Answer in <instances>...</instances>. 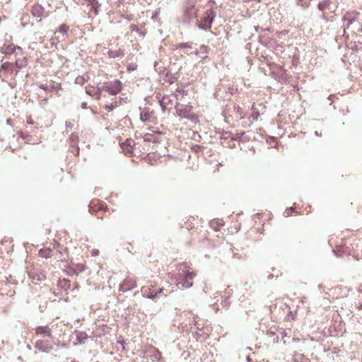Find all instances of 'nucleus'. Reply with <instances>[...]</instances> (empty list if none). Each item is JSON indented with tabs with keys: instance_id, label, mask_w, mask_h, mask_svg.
Masks as SVG:
<instances>
[{
	"instance_id": "obj_1",
	"label": "nucleus",
	"mask_w": 362,
	"mask_h": 362,
	"mask_svg": "<svg viewBox=\"0 0 362 362\" xmlns=\"http://www.w3.org/2000/svg\"><path fill=\"white\" fill-rule=\"evenodd\" d=\"M216 16V12L214 10H207L202 18V22L198 25V28L204 30H209Z\"/></svg>"
},
{
	"instance_id": "obj_2",
	"label": "nucleus",
	"mask_w": 362,
	"mask_h": 362,
	"mask_svg": "<svg viewBox=\"0 0 362 362\" xmlns=\"http://www.w3.org/2000/svg\"><path fill=\"white\" fill-rule=\"evenodd\" d=\"M122 88V83L119 80L111 81L109 83L104 85V91L107 92L112 95H115L119 93Z\"/></svg>"
},
{
	"instance_id": "obj_3",
	"label": "nucleus",
	"mask_w": 362,
	"mask_h": 362,
	"mask_svg": "<svg viewBox=\"0 0 362 362\" xmlns=\"http://www.w3.org/2000/svg\"><path fill=\"white\" fill-rule=\"evenodd\" d=\"M178 105V104L176 105L177 113L178 115L185 119H192L194 117L192 107L191 105H182L181 108H179L177 107Z\"/></svg>"
},
{
	"instance_id": "obj_4",
	"label": "nucleus",
	"mask_w": 362,
	"mask_h": 362,
	"mask_svg": "<svg viewBox=\"0 0 362 362\" xmlns=\"http://www.w3.org/2000/svg\"><path fill=\"white\" fill-rule=\"evenodd\" d=\"M50 341L48 339L45 340H37L35 342V347L40 351L48 354L52 350V346H49Z\"/></svg>"
},
{
	"instance_id": "obj_5",
	"label": "nucleus",
	"mask_w": 362,
	"mask_h": 362,
	"mask_svg": "<svg viewBox=\"0 0 362 362\" xmlns=\"http://www.w3.org/2000/svg\"><path fill=\"white\" fill-rule=\"evenodd\" d=\"M35 333L42 338L52 339V330L48 326H38L35 328Z\"/></svg>"
},
{
	"instance_id": "obj_6",
	"label": "nucleus",
	"mask_w": 362,
	"mask_h": 362,
	"mask_svg": "<svg viewBox=\"0 0 362 362\" xmlns=\"http://www.w3.org/2000/svg\"><path fill=\"white\" fill-rule=\"evenodd\" d=\"M136 287V282L130 278H127L124 280L122 284L120 285L119 291H123V292H127V291L132 290L133 288H134Z\"/></svg>"
},
{
	"instance_id": "obj_7",
	"label": "nucleus",
	"mask_w": 362,
	"mask_h": 362,
	"mask_svg": "<svg viewBox=\"0 0 362 362\" xmlns=\"http://www.w3.org/2000/svg\"><path fill=\"white\" fill-rule=\"evenodd\" d=\"M31 13L33 16L41 19L44 16L45 9L40 4H35L32 7Z\"/></svg>"
},
{
	"instance_id": "obj_8",
	"label": "nucleus",
	"mask_w": 362,
	"mask_h": 362,
	"mask_svg": "<svg viewBox=\"0 0 362 362\" xmlns=\"http://www.w3.org/2000/svg\"><path fill=\"white\" fill-rule=\"evenodd\" d=\"M209 48L207 46L201 45L195 52L194 54L200 59H205L208 57Z\"/></svg>"
},
{
	"instance_id": "obj_9",
	"label": "nucleus",
	"mask_w": 362,
	"mask_h": 362,
	"mask_svg": "<svg viewBox=\"0 0 362 362\" xmlns=\"http://www.w3.org/2000/svg\"><path fill=\"white\" fill-rule=\"evenodd\" d=\"M75 335L79 344H84L88 339V334L85 332L76 330L75 331Z\"/></svg>"
},
{
	"instance_id": "obj_10",
	"label": "nucleus",
	"mask_w": 362,
	"mask_h": 362,
	"mask_svg": "<svg viewBox=\"0 0 362 362\" xmlns=\"http://www.w3.org/2000/svg\"><path fill=\"white\" fill-rule=\"evenodd\" d=\"M88 6H91V10H93L95 15H98L99 13V8L100 7V4L98 3V0H85Z\"/></svg>"
},
{
	"instance_id": "obj_11",
	"label": "nucleus",
	"mask_w": 362,
	"mask_h": 362,
	"mask_svg": "<svg viewBox=\"0 0 362 362\" xmlns=\"http://www.w3.org/2000/svg\"><path fill=\"white\" fill-rule=\"evenodd\" d=\"M331 4V0H322L320 1L319 4H317V8L322 12H324L325 10L330 8Z\"/></svg>"
},
{
	"instance_id": "obj_12",
	"label": "nucleus",
	"mask_w": 362,
	"mask_h": 362,
	"mask_svg": "<svg viewBox=\"0 0 362 362\" xmlns=\"http://www.w3.org/2000/svg\"><path fill=\"white\" fill-rule=\"evenodd\" d=\"M39 87L44 90L51 93V92H53L54 90L61 89V84L57 83L55 86H48L45 84H40L39 86Z\"/></svg>"
},
{
	"instance_id": "obj_13",
	"label": "nucleus",
	"mask_w": 362,
	"mask_h": 362,
	"mask_svg": "<svg viewBox=\"0 0 362 362\" xmlns=\"http://www.w3.org/2000/svg\"><path fill=\"white\" fill-rule=\"evenodd\" d=\"M156 98L158 100L159 104L162 108L163 111H165L167 108L168 103L165 102L167 98L165 96H162L160 93L156 95Z\"/></svg>"
},
{
	"instance_id": "obj_14",
	"label": "nucleus",
	"mask_w": 362,
	"mask_h": 362,
	"mask_svg": "<svg viewBox=\"0 0 362 362\" xmlns=\"http://www.w3.org/2000/svg\"><path fill=\"white\" fill-rule=\"evenodd\" d=\"M144 141L152 142V143L159 142L158 138L155 134H146L144 136Z\"/></svg>"
},
{
	"instance_id": "obj_15",
	"label": "nucleus",
	"mask_w": 362,
	"mask_h": 362,
	"mask_svg": "<svg viewBox=\"0 0 362 362\" xmlns=\"http://www.w3.org/2000/svg\"><path fill=\"white\" fill-rule=\"evenodd\" d=\"M195 276V274L192 272H185V271H182V272L181 274H180V278H184L187 280H192L194 278Z\"/></svg>"
},
{
	"instance_id": "obj_16",
	"label": "nucleus",
	"mask_w": 362,
	"mask_h": 362,
	"mask_svg": "<svg viewBox=\"0 0 362 362\" xmlns=\"http://www.w3.org/2000/svg\"><path fill=\"white\" fill-rule=\"evenodd\" d=\"M130 143H131V141L127 140L125 144H123L122 148L125 151L126 154H130V153H132V152L133 151V147Z\"/></svg>"
},
{
	"instance_id": "obj_17",
	"label": "nucleus",
	"mask_w": 362,
	"mask_h": 362,
	"mask_svg": "<svg viewBox=\"0 0 362 362\" xmlns=\"http://www.w3.org/2000/svg\"><path fill=\"white\" fill-rule=\"evenodd\" d=\"M293 359L296 362H309L307 358H305L303 354L298 353L293 354Z\"/></svg>"
},
{
	"instance_id": "obj_18",
	"label": "nucleus",
	"mask_w": 362,
	"mask_h": 362,
	"mask_svg": "<svg viewBox=\"0 0 362 362\" xmlns=\"http://www.w3.org/2000/svg\"><path fill=\"white\" fill-rule=\"evenodd\" d=\"M16 49L22 50V48L19 46H15L13 45H9L6 48L5 53L6 54H12L13 53Z\"/></svg>"
},
{
	"instance_id": "obj_19",
	"label": "nucleus",
	"mask_w": 362,
	"mask_h": 362,
	"mask_svg": "<svg viewBox=\"0 0 362 362\" xmlns=\"http://www.w3.org/2000/svg\"><path fill=\"white\" fill-rule=\"evenodd\" d=\"M88 78L89 77L88 76H78L75 79V83L83 85L88 80Z\"/></svg>"
},
{
	"instance_id": "obj_20",
	"label": "nucleus",
	"mask_w": 362,
	"mask_h": 362,
	"mask_svg": "<svg viewBox=\"0 0 362 362\" xmlns=\"http://www.w3.org/2000/svg\"><path fill=\"white\" fill-rule=\"evenodd\" d=\"M177 284H181L182 287L185 288H189L193 286L192 283L189 282V280H187L184 278H182L180 281H177Z\"/></svg>"
},
{
	"instance_id": "obj_21",
	"label": "nucleus",
	"mask_w": 362,
	"mask_h": 362,
	"mask_svg": "<svg viewBox=\"0 0 362 362\" xmlns=\"http://www.w3.org/2000/svg\"><path fill=\"white\" fill-rule=\"evenodd\" d=\"M193 43L191 42H182L177 45L176 49H192V48Z\"/></svg>"
},
{
	"instance_id": "obj_22",
	"label": "nucleus",
	"mask_w": 362,
	"mask_h": 362,
	"mask_svg": "<svg viewBox=\"0 0 362 362\" xmlns=\"http://www.w3.org/2000/svg\"><path fill=\"white\" fill-rule=\"evenodd\" d=\"M69 26L66 24H62L58 29V31L64 35H66L69 31Z\"/></svg>"
},
{
	"instance_id": "obj_23",
	"label": "nucleus",
	"mask_w": 362,
	"mask_h": 362,
	"mask_svg": "<svg viewBox=\"0 0 362 362\" xmlns=\"http://www.w3.org/2000/svg\"><path fill=\"white\" fill-rule=\"evenodd\" d=\"M352 16H351V21H349V25H351L354 22H358V16H359V13L357 12H351Z\"/></svg>"
},
{
	"instance_id": "obj_24",
	"label": "nucleus",
	"mask_w": 362,
	"mask_h": 362,
	"mask_svg": "<svg viewBox=\"0 0 362 362\" xmlns=\"http://www.w3.org/2000/svg\"><path fill=\"white\" fill-rule=\"evenodd\" d=\"M118 104L119 103L117 101L112 102L110 104L106 105L105 109L107 110L108 111H111L114 110L115 107H117L118 106Z\"/></svg>"
},
{
	"instance_id": "obj_25",
	"label": "nucleus",
	"mask_w": 362,
	"mask_h": 362,
	"mask_svg": "<svg viewBox=\"0 0 362 362\" xmlns=\"http://www.w3.org/2000/svg\"><path fill=\"white\" fill-rule=\"evenodd\" d=\"M69 284L70 281L69 279H64L62 281H60V286L64 289L66 290L69 288Z\"/></svg>"
},
{
	"instance_id": "obj_26",
	"label": "nucleus",
	"mask_w": 362,
	"mask_h": 362,
	"mask_svg": "<svg viewBox=\"0 0 362 362\" xmlns=\"http://www.w3.org/2000/svg\"><path fill=\"white\" fill-rule=\"evenodd\" d=\"M39 255L42 257H45L46 259L47 258H49L51 257V251H44L42 249H41L40 251H39Z\"/></svg>"
},
{
	"instance_id": "obj_27",
	"label": "nucleus",
	"mask_w": 362,
	"mask_h": 362,
	"mask_svg": "<svg viewBox=\"0 0 362 362\" xmlns=\"http://www.w3.org/2000/svg\"><path fill=\"white\" fill-rule=\"evenodd\" d=\"M104 86L96 87V91L95 92V95L96 99H99L101 95L102 91L104 90Z\"/></svg>"
},
{
	"instance_id": "obj_28",
	"label": "nucleus",
	"mask_w": 362,
	"mask_h": 362,
	"mask_svg": "<svg viewBox=\"0 0 362 362\" xmlns=\"http://www.w3.org/2000/svg\"><path fill=\"white\" fill-rule=\"evenodd\" d=\"M351 16H352L350 13H346L342 18V21L344 22H347L348 25L349 26V21H351Z\"/></svg>"
},
{
	"instance_id": "obj_29",
	"label": "nucleus",
	"mask_w": 362,
	"mask_h": 362,
	"mask_svg": "<svg viewBox=\"0 0 362 362\" xmlns=\"http://www.w3.org/2000/svg\"><path fill=\"white\" fill-rule=\"evenodd\" d=\"M160 13V8H158L156 10L155 13H153V15L152 16L151 18L153 21H158V16Z\"/></svg>"
},
{
	"instance_id": "obj_30",
	"label": "nucleus",
	"mask_w": 362,
	"mask_h": 362,
	"mask_svg": "<svg viewBox=\"0 0 362 362\" xmlns=\"http://www.w3.org/2000/svg\"><path fill=\"white\" fill-rule=\"evenodd\" d=\"M259 116V112L253 110V112L251 114L250 117L252 119L253 121H257Z\"/></svg>"
},
{
	"instance_id": "obj_31",
	"label": "nucleus",
	"mask_w": 362,
	"mask_h": 362,
	"mask_svg": "<svg viewBox=\"0 0 362 362\" xmlns=\"http://www.w3.org/2000/svg\"><path fill=\"white\" fill-rule=\"evenodd\" d=\"M16 66L18 69L23 68L24 66H25V62L24 60H16Z\"/></svg>"
},
{
	"instance_id": "obj_32",
	"label": "nucleus",
	"mask_w": 362,
	"mask_h": 362,
	"mask_svg": "<svg viewBox=\"0 0 362 362\" xmlns=\"http://www.w3.org/2000/svg\"><path fill=\"white\" fill-rule=\"evenodd\" d=\"M146 297L149 299H155L157 297V293H155L154 291L149 292L148 294L146 295Z\"/></svg>"
},
{
	"instance_id": "obj_33",
	"label": "nucleus",
	"mask_w": 362,
	"mask_h": 362,
	"mask_svg": "<svg viewBox=\"0 0 362 362\" xmlns=\"http://www.w3.org/2000/svg\"><path fill=\"white\" fill-rule=\"evenodd\" d=\"M109 56L112 58H116L119 56V51H110Z\"/></svg>"
},
{
	"instance_id": "obj_34",
	"label": "nucleus",
	"mask_w": 362,
	"mask_h": 362,
	"mask_svg": "<svg viewBox=\"0 0 362 362\" xmlns=\"http://www.w3.org/2000/svg\"><path fill=\"white\" fill-rule=\"evenodd\" d=\"M86 93L89 95H95V93H94V87L93 86H90V87H88L86 88Z\"/></svg>"
},
{
	"instance_id": "obj_35",
	"label": "nucleus",
	"mask_w": 362,
	"mask_h": 362,
	"mask_svg": "<svg viewBox=\"0 0 362 362\" xmlns=\"http://www.w3.org/2000/svg\"><path fill=\"white\" fill-rule=\"evenodd\" d=\"M148 115L146 112H141L140 114V119L142 121V122H146L148 120Z\"/></svg>"
},
{
	"instance_id": "obj_36",
	"label": "nucleus",
	"mask_w": 362,
	"mask_h": 362,
	"mask_svg": "<svg viewBox=\"0 0 362 362\" xmlns=\"http://www.w3.org/2000/svg\"><path fill=\"white\" fill-rule=\"evenodd\" d=\"M129 28H130V30L132 32H137V33H139V28H138V26L136 25L131 24Z\"/></svg>"
},
{
	"instance_id": "obj_37",
	"label": "nucleus",
	"mask_w": 362,
	"mask_h": 362,
	"mask_svg": "<svg viewBox=\"0 0 362 362\" xmlns=\"http://www.w3.org/2000/svg\"><path fill=\"white\" fill-rule=\"evenodd\" d=\"M175 91L177 93H182V95H187V91L185 90V89L183 88H177Z\"/></svg>"
},
{
	"instance_id": "obj_38",
	"label": "nucleus",
	"mask_w": 362,
	"mask_h": 362,
	"mask_svg": "<svg viewBox=\"0 0 362 362\" xmlns=\"http://www.w3.org/2000/svg\"><path fill=\"white\" fill-rule=\"evenodd\" d=\"M293 210H294V209H293V207H290L289 209H287L285 211L284 214H286V216H289V215L291 214V212H292Z\"/></svg>"
},
{
	"instance_id": "obj_39",
	"label": "nucleus",
	"mask_w": 362,
	"mask_h": 362,
	"mask_svg": "<svg viewBox=\"0 0 362 362\" xmlns=\"http://www.w3.org/2000/svg\"><path fill=\"white\" fill-rule=\"evenodd\" d=\"M70 139H71V142L74 143L77 140L78 136L74 134H72L71 135V138Z\"/></svg>"
},
{
	"instance_id": "obj_40",
	"label": "nucleus",
	"mask_w": 362,
	"mask_h": 362,
	"mask_svg": "<svg viewBox=\"0 0 362 362\" xmlns=\"http://www.w3.org/2000/svg\"><path fill=\"white\" fill-rule=\"evenodd\" d=\"M175 81H176V78H175L174 76L170 75V76H169L168 81L170 82V83H174Z\"/></svg>"
},
{
	"instance_id": "obj_41",
	"label": "nucleus",
	"mask_w": 362,
	"mask_h": 362,
	"mask_svg": "<svg viewBox=\"0 0 362 362\" xmlns=\"http://www.w3.org/2000/svg\"><path fill=\"white\" fill-rule=\"evenodd\" d=\"M99 252H99V250H98V249H93V250H92V255H93V256H97V255H99Z\"/></svg>"
},
{
	"instance_id": "obj_42",
	"label": "nucleus",
	"mask_w": 362,
	"mask_h": 362,
	"mask_svg": "<svg viewBox=\"0 0 362 362\" xmlns=\"http://www.w3.org/2000/svg\"><path fill=\"white\" fill-rule=\"evenodd\" d=\"M127 69H128V70L134 71V70L136 69V66L135 65H130V64H129L127 66Z\"/></svg>"
},
{
	"instance_id": "obj_43",
	"label": "nucleus",
	"mask_w": 362,
	"mask_h": 362,
	"mask_svg": "<svg viewBox=\"0 0 362 362\" xmlns=\"http://www.w3.org/2000/svg\"><path fill=\"white\" fill-rule=\"evenodd\" d=\"M73 153L75 155H78V153H79V148L78 146H76L75 148H74L73 149Z\"/></svg>"
},
{
	"instance_id": "obj_44",
	"label": "nucleus",
	"mask_w": 362,
	"mask_h": 362,
	"mask_svg": "<svg viewBox=\"0 0 362 362\" xmlns=\"http://www.w3.org/2000/svg\"><path fill=\"white\" fill-rule=\"evenodd\" d=\"M66 128H72L73 124L71 122H66Z\"/></svg>"
},
{
	"instance_id": "obj_45",
	"label": "nucleus",
	"mask_w": 362,
	"mask_h": 362,
	"mask_svg": "<svg viewBox=\"0 0 362 362\" xmlns=\"http://www.w3.org/2000/svg\"><path fill=\"white\" fill-rule=\"evenodd\" d=\"M300 5L305 8H307L309 6V4L308 3H303L302 0H300Z\"/></svg>"
},
{
	"instance_id": "obj_46",
	"label": "nucleus",
	"mask_w": 362,
	"mask_h": 362,
	"mask_svg": "<svg viewBox=\"0 0 362 362\" xmlns=\"http://www.w3.org/2000/svg\"><path fill=\"white\" fill-rule=\"evenodd\" d=\"M229 135H230L229 132H225L223 134L222 137L224 139H227L229 136Z\"/></svg>"
},
{
	"instance_id": "obj_47",
	"label": "nucleus",
	"mask_w": 362,
	"mask_h": 362,
	"mask_svg": "<svg viewBox=\"0 0 362 362\" xmlns=\"http://www.w3.org/2000/svg\"><path fill=\"white\" fill-rule=\"evenodd\" d=\"M81 107L83 108V109L87 108V103L83 102L82 104H81Z\"/></svg>"
},
{
	"instance_id": "obj_48",
	"label": "nucleus",
	"mask_w": 362,
	"mask_h": 362,
	"mask_svg": "<svg viewBox=\"0 0 362 362\" xmlns=\"http://www.w3.org/2000/svg\"><path fill=\"white\" fill-rule=\"evenodd\" d=\"M163 291H164V288H160L157 291H155V293H157V296H158L159 293H162Z\"/></svg>"
},
{
	"instance_id": "obj_49",
	"label": "nucleus",
	"mask_w": 362,
	"mask_h": 362,
	"mask_svg": "<svg viewBox=\"0 0 362 362\" xmlns=\"http://www.w3.org/2000/svg\"><path fill=\"white\" fill-rule=\"evenodd\" d=\"M280 333L281 334L282 337H286V336H287V334H287V332H286V331H285V330H284V331L281 332Z\"/></svg>"
},
{
	"instance_id": "obj_50",
	"label": "nucleus",
	"mask_w": 362,
	"mask_h": 362,
	"mask_svg": "<svg viewBox=\"0 0 362 362\" xmlns=\"http://www.w3.org/2000/svg\"><path fill=\"white\" fill-rule=\"evenodd\" d=\"M139 34L140 36H141L142 37H144L145 36V33L142 31H139L138 33Z\"/></svg>"
},
{
	"instance_id": "obj_51",
	"label": "nucleus",
	"mask_w": 362,
	"mask_h": 362,
	"mask_svg": "<svg viewBox=\"0 0 362 362\" xmlns=\"http://www.w3.org/2000/svg\"><path fill=\"white\" fill-rule=\"evenodd\" d=\"M83 265H81V266H80V267H79V266H78V269H79L81 272L83 271Z\"/></svg>"
},
{
	"instance_id": "obj_52",
	"label": "nucleus",
	"mask_w": 362,
	"mask_h": 362,
	"mask_svg": "<svg viewBox=\"0 0 362 362\" xmlns=\"http://www.w3.org/2000/svg\"><path fill=\"white\" fill-rule=\"evenodd\" d=\"M293 340L294 341H299L300 339L298 338H293Z\"/></svg>"
},
{
	"instance_id": "obj_53",
	"label": "nucleus",
	"mask_w": 362,
	"mask_h": 362,
	"mask_svg": "<svg viewBox=\"0 0 362 362\" xmlns=\"http://www.w3.org/2000/svg\"><path fill=\"white\" fill-rule=\"evenodd\" d=\"M28 123L30 124H33V122L30 120V121H28Z\"/></svg>"
},
{
	"instance_id": "obj_54",
	"label": "nucleus",
	"mask_w": 362,
	"mask_h": 362,
	"mask_svg": "<svg viewBox=\"0 0 362 362\" xmlns=\"http://www.w3.org/2000/svg\"><path fill=\"white\" fill-rule=\"evenodd\" d=\"M10 121H11V119H7V121H6V122H7L8 124H10Z\"/></svg>"
},
{
	"instance_id": "obj_55",
	"label": "nucleus",
	"mask_w": 362,
	"mask_h": 362,
	"mask_svg": "<svg viewBox=\"0 0 362 362\" xmlns=\"http://www.w3.org/2000/svg\"><path fill=\"white\" fill-rule=\"evenodd\" d=\"M358 308L362 309V303L359 305Z\"/></svg>"
},
{
	"instance_id": "obj_56",
	"label": "nucleus",
	"mask_w": 362,
	"mask_h": 362,
	"mask_svg": "<svg viewBox=\"0 0 362 362\" xmlns=\"http://www.w3.org/2000/svg\"><path fill=\"white\" fill-rule=\"evenodd\" d=\"M256 31L259 30V27H255Z\"/></svg>"
},
{
	"instance_id": "obj_57",
	"label": "nucleus",
	"mask_w": 362,
	"mask_h": 362,
	"mask_svg": "<svg viewBox=\"0 0 362 362\" xmlns=\"http://www.w3.org/2000/svg\"><path fill=\"white\" fill-rule=\"evenodd\" d=\"M315 135H317V136H318V133H317V132H315Z\"/></svg>"
}]
</instances>
